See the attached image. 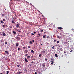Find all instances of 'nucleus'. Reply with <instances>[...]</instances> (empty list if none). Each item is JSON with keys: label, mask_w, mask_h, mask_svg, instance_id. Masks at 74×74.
<instances>
[{"label": "nucleus", "mask_w": 74, "mask_h": 74, "mask_svg": "<svg viewBox=\"0 0 74 74\" xmlns=\"http://www.w3.org/2000/svg\"><path fill=\"white\" fill-rule=\"evenodd\" d=\"M38 74H42V71H39L38 72Z\"/></svg>", "instance_id": "obj_1"}, {"label": "nucleus", "mask_w": 74, "mask_h": 74, "mask_svg": "<svg viewBox=\"0 0 74 74\" xmlns=\"http://www.w3.org/2000/svg\"><path fill=\"white\" fill-rule=\"evenodd\" d=\"M29 52V51L27 50H26L24 52V53H27V52Z\"/></svg>", "instance_id": "obj_2"}, {"label": "nucleus", "mask_w": 74, "mask_h": 74, "mask_svg": "<svg viewBox=\"0 0 74 74\" xmlns=\"http://www.w3.org/2000/svg\"><path fill=\"white\" fill-rule=\"evenodd\" d=\"M19 24V23L17 24L16 25V27L17 28H18V27H20Z\"/></svg>", "instance_id": "obj_3"}, {"label": "nucleus", "mask_w": 74, "mask_h": 74, "mask_svg": "<svg viewBox=\"0 0 74 74\" xmlns=\"http://www.w3.org/2000/svg\"><path fill=\"white\" fill-rule=\"evenodd\" d=\"M16 39L17 40H21V38L17 36L16 37Z\"/></svg>", "instance_id": "obj_4"}, {"label": "nucleus", "mask_w": 74, "mask_h": 74, "mask_svg": "<svg viewBox=\"0 0 74 74\" xmlns=\"http://www.w3.org/2000/svg\"><path fill=\"white\" fill-rule=\"evenodd\" d=\"M50 62H51V64H53V63H54V60L51 61Z\"/></svg>", "instance_id": "obj_5"}, {"label": "nucleus", "mask_w": 74, "mask_h": 74, "mask_svg": "<svg viewBox=\"0 0 74 74\" xmlns=\"http://www.w3.org/2000/svg\"><path fill=\"white\" fill-rule=\"evenodd\" d=\"M24 59L25 61L26 62H28V60H27L26 58H25Z\"/></svg>", "instance_id": "obj_6"}, {"label": "nucleus", "mask_w": 74, "mask_h": 74, "mask_svg": "<svg viewBox=\"0 0 74 74\" xmlns=\"http://www.w3.org/2000/svg\"><path fill=\"white\" fill-rule=\"evenodd\" d=\"M3 36H6V34H5V33H4V32L3 33Z\"/></svg>", "instance_id": "obj_7"}, {"label": "nucleus", "mask_w": 74, "mask_h": 74, "mask_svg": "<svg viewBox=\"0 0 74 74\" xmlns=\"http://www.w3.org/2000/svg\"><path fill=\"white\" fill-rule=\"evenodd\" d=\"M16 47H18L19 46V43H16Z\"/></svg>", "instance_id": "obj_8"}, {"label": "nucleus", "mask_w": 74, "mask_h": 74, "mask_svg": "<svg viewBox=\"0 0 74 74\" xmlns=\"http://www.w3.org/2000/svg\"><path fill=\"white\" fill-rule=\"evenodd\" d=\"M13 33L14 34H16V32L14 31H13Z\"/></svg>", "instance_id": "obj_9"}, {"label": "nucleus", "mask_w": 74, "mask_h": 74, "mask_svg": "<svg viewBox=\"0 0 74 74\" xmlns=\"http://www.w3.org/2000/svg\"><path fill=\"white\" fill-rule=\"evenodd\" d=\"M42 65L43 67H45V64H42Z\"/></svg>", "instance_id": "obj_10"}, {"label": "nucleus", "mask_w": 74, "mask_h": 74, "mask_svg": "<svg viewBox=\"0 0 74 74\" xmlns=\"http://www.w3.org/2000/svg\"><path fill=\"white\" fill-rule=\"evenodd\" d=\"M62 29V28L61 27H58V29H60V30H61Z\"/></svg>", "instance_id": "obj_11"}, {"label": "nucleus", "mask_w": 74, "mask_h": 74, "mask_svg": "<svg viewBox=\"0 0 74 74\" xmlns=\"http://www.w3.org/2000/svg\"><path fill=\"white\" fill-rule=\"evenodd\" d=\"M46 35H43V38H45V37H46Z\"/></svg>", "instance_id": "obj_12"}, {"label": "nucleus", "mask_w": 74, "mask_h": 74, "mask_svg": "<svg viewBox=\"0 0 74 74\" xmlns=\"http://www.w3.org/2000/svg\"><path fill=\"white\" fill-rule=\"evenodd\" d=\"M5 52L6 53H7V54H9V53H8V51H5Z\"/></svg>", "instance_id": "obj_13"}, {"label": "nucleus", "mask_w": 74, "mask_h": 74, "mask_svg": "<svg viewBox=\"0 0 74 74\" xmlns=\"http://www.w3.org/2000/svg\"><path fill=\"white\" fill-rule=\"evenodd\" d=\"M42 56V55L41 54H40L39 55V57H40Z\"/></svg>", "instance_id": "obj_14"}, {"label": "nucleus", "mask_w": 74, "mask_h": 74, "mask_svg": "<svg viewBox=\"0 0 74 74\" xmlns=\"http://www.w3.org/2000/svg\"><path fill=\"white\" fill-rule=\"evenodd\" d=\"M31 52H32V53H34V51H33V50H32L31 51Z\"/></svg>", "instance_id": "obj_15"}, {"label": "nucleus", "mask_w": 74, "mask_h": 74, "mask_svg": "<svg viewBox=\"0 0 74 74\" xmlns=\"http://www.w3.org/2000/svg\"><path fill=\"white\" fill-rule=\"evenodd\" d=\"M12 23H14V24H15V22L14 21H12Z\"/></svg>", "instance_id": "obj_16"}, {"label": "nucleus", "mask_w": 74, "mask_h": 74, "mask_svg": "<svg viewBox=\"0 0 74 74\" xmlns=\"http://www.w3.org/2000/svg\"><path fill=\"white\" fill-rule=\"evenodd\" d=\"M55 56L56 57V58L58 57V54H55Z\"/></svg>", "instance_id": "obj_17"}, {"label": "nucleus", "mask_w": 74, "mask_h": 74, "mask_svg": "<svg viewBox=\"0 0 74 74\" xmlns=\"http://www.w3.org/2000/svg\"><path fill=\"white\" fill-rule=\"evenodd\" d=\"M29 43L30 44H32L33 42L31 41H30L29 42Z\"/></svg>", "instance_id": "obj_18"}, {"label": "nucleus", "mask_w": 74, "mask_h": 74, "mask_svg": "<svg viewBox=\"0 0 74 74\" xmlns=\"http://www.w3.org/2000/svg\"><path fill=\"white\" fill-rule=\"evenodd\" d=\"M0 22H1V23H4V22L2 21H0Z\"/></svg>", "instance_id": "obj_19"}, {"label": "nucleus", "mask_w": 74, "mask_h": 74, "mask_svg": "<svg viewBox=\"0 0 74 74\" xmlns=\"http://www.w3.org/2000/svg\"><path fill=\"white\" fill-rule=\"evenodd\" d=\"M2 25V27H5L6 26V25Z\"/></svg>", "instance_id": "obj_20"}, {"label": "nucleus", "mask_w": 74, "mask_h": 74, "mask_svg": "<svg viewBox=\"0 0 74 74\" xmlns=\"http://www.w3.org/2000/svg\"><path fill=\"white\" fill-rule=\"evenodd\" d=\"M7 74H9V71H7Z\"/></svg>", "instance_id": "obj_21"}, {"label": "nucleus", "mask_w": 74, "mask_h": 74, "mask_svg": "<svg viewBox=\"0 0 74 74\" xmlns=\"http://www.w3.org/2000/svg\"><path fill=\"white\" fill-rule=\"evenodd\" d=\"M71 30L72 31H74V27H73V29H71Z\"/></svg>", "instance_id": "obj_22"}, {"label": "nucleus", "mask_w": 74, "mask_h": 74, "mask_svg": "<svg viewBox=\"0 0 74 74\" xmlns=\"http://www.w3.org/2000/svg\"><path fill=\"white\" fill-rule=\"evenodd\" d=\"M16 30L17 31V32H21V31L18 30V29H17Z\"/></svg>", "instance_id": "obj_23"}, {"label": "nucleus", "mask_w": 74, "mask_h": 74, "mask_svg": "<svg viewBox=\"0 0 74 74\" xmlns=\"http://www.w3.org/2000/svg\"><path fill=\"white\" fill-rule=\"evenodd\" d=\"M27 58H30V56H27Z\"/></svg>", "instance_id": "obj_24"}, {"label": "nucleus", "mask_w": 74, "mask_h": 74, "mask_svg": "<svg viewBox=\"0 0 74 74\" xmlns=\"http://www.w3.org/2000/svg\"><path fill=\"white\" fill-rule=\"evenodd\" d=\"M45 61H47L48 60V59H47V58H45Z\"/></svg>", "instance_id": "obj_25"}, {"label": "nucleus", "mask_w": 74, "mask_h": 74, "mask_svg": "<svg viewBox=\"0 0 74 74\" xmlns=\"http://www.w3.org/2000/svg\"><path fill=\"white\" fill-rule=\"evenodd\" d=\"M5 43L6 45H7V42H5Z\"/></svg>", "instance_id": "obj_26"}, {"label": "nucleus", "mask_w": 74, "mask_h": 74, "mask_svg": "<svg viewBox=\"0 0 74 74\" xmlns=\"http://www.w3.org/2000/svg\"><path fill=\"white\" fill-rule=\"evenodd\" d=\"M10 28V29H12V26H10L9 27Z\"/></svg>", "instance_id": "obj_27"}, {"label": "nucleus", "mask_w": 74, "mask_h": 74, "mask_svg": "<svg viewBox=\"0 0 74 74\" xmlns=\"http://www.w3.org/2000/svg\"><path fill=\"white\" fill-rule=\"evenodd\" d=\"M18 50H19V51H20L21 50V48H18Z\"/></svg>", "instance_id": "obj_28"}, {"label": "nucleus", "mask_w": 74, "mask_h": 74, "mask_svg": "<svg viewBox=\"0 0 74 74\" xmlns=\"http://www.w3.org/2000/svg\"><path fill=\"white\" fill-rule=\"evenodd\" d=\"M57 44H58V43H59V41L58 40V41H57Z\"/></svg>", "instance_id": "obj_29"}, {"label": "nucleus", "mask_w": 74, "mask_h": 74, "mask_svg": "<svg viewBox=\"0 0 74 74\" xmlns=\"http://www.w3.org/2000/svg\"><path fill=\"white\" fill-rule=\"evenodd\" d=\"M28 48H31V47L30 46H29L28 47Z\"/></svg>", "instance_id": "obj_30"}, {"label": "nucleus", "mask_w": 74, "mask_h": 74, "mask_svg": "<svg viewBox=\"0 0 74 74\" xmlns=\"http://www.w3.org/2000/svg\"><path fill=\"white\" fill-rule=\"evenodd\" d=\"M2 14V16H4V15H5V14Z\"/></svg>", "instance_id": "obj_31"}, {"label": "nucleus", "mask_w": 74, "mask_h": 74, "mask_svg": "<svg viewBox=\"0 0 74 74\" xmlns=\"http://www.w3.org/2000/svg\"><path fill=\"white\" fill-rule=\"evenodd\" d=\"M22 73V71H21V72H19V74H21V73Z\"/></svg>", "instance_id": "obj_32"}, {"label": "nucleus", "mask_w": 74, "mask_h": 74, "mask_svg": "<svg viewBox=\"0 0 74 74\" xmlns=\"http://www.w3.org/2000/svg\"><path fill=\"white\" fill-rule=\"evenodd\" d=\"M23 49H26V47L25 46H24L23 47Z\"/></svg>", "instance_id": "obj_33"}, {"label": "nucleus", "mask_w": 74, "mask_h": 74, "mask_svg": "<svg viewBox=\"0 0 74 74\" xmlns=\"http://www.w3.org/2000/svg\"><path fill=\"white\" fill-rule=\"evenodd\" d=\"M67 52H66V51H64V53H67Z\"/></svg>", "instance_id": "obj_34"}, {"label": "nucleus", "mask_w": 74, "mask_h": 74, "mask_svg": "<svg viewBox=\"0 0 74 74\" xmlns=\"http://www.w3.org/2000/svg\"><path fill=\"white\" fill-rule=\"evenodd\" d=\"M43 53H45V51H43Z\"/></svg>", "instance_id": "obj_35"}, {"label": "nucleus", "mask_w": 74, "mask_h": 74, "mask_svg": "<svg viewBox=\"0 0 74 74\" xmlns=\"http://www.w3.org/2000/svg\"><path fill=\"white\" fill-rule=\"evenodd\" d=\"M56 39H55V40H54V42H56Z\"/></svg>", "instance_id": "obj_36"}, {"label": "nucleus", "mask_w": 74, "mask_h": 74, "mask_svg": "<svg viewBox=\"0 0 74 74\" xmlns=\"http://www.w3.org/2000/svg\"><path fill=\"white\" fill-rule=\"evenodd\" d=\"M31 35H34V34L31 33Z\"/></svg>", "instance_id": "obj_37"}, {"label": "nucleus", "mask_w": 74, "mask_h": 74, "mask_svg": "<svg viewBox=\"0 0 74 74\" xmlns=\"http://www.w3.org/2000/svg\"><path fill=\"white\" fill-rule=\"evenodd\" d=\"M31 63H34V62L33 61H32V62H31Z\"/></svg>", "instance_id": "obj_38"}, {"label": "nucleus", "mask_w": 74, "mask_h": 74, "mask_svg": "<svg viewBox=\"0 0 74 74\" xmlns=\"http://www.w3.org/2000/svg\"><path fill=\"white\" fill-rule=\"evenodd\" d=\"M38 34V36H41V34Z\"/></svg>", "instance_id": "obj_39"}, {"label": "nucleus", "mask_w": 74, "mask_h": 74, "mask_svg": "<svg viewBox=\"0 0 74 74\" xmlns=\"http://www.w3.org/2000/svg\"><path fill=\"white\" fill-rule=\"evenodd\" d=\"M57 38H60L59 36H57Z\"/></svg>", "instance_id": "obj_40"}, {"label": "nucleus", "mask_w": 74, "mask_h": 74, "mask_svg": "<svg viewBox=\"0 0 74 74\" xmlns=\"http://www.w3.org/2000/svg\"><path fill=\"white\" fill-rule=\"evenodd\" d=\"M47 38H49V35L47 37Z\"/></svg>", "instance_id": "obj_41"}, {"label": "nucleus", "mask_w": 74, "mask_h": 74, "mask_svg": "<svg viewBox=\"0 0 74 74\" xmlns=\"http://www.w3.org/2000/svg\"><path fill=\"white\" fill-rule=\"evenodd\" d=\"M17 64H19V62H17Z\"/></svg>", "instance_id": "obj_42"}, {"label": "nucleus", "mask_w": 74, "mask_h": 74, "mask_svg": "<svg viewBox=\"0 0 74 74\" xmlns=\"http://www.w3.org/2000/svg\"><path fill=\"white\" fill-rule=\"evenodd\" d=\"M41 32H43V30H41Z\"/></svg>", "instance_id": "obj_43"}, {"label": "nucleus", "mask_w": 74, "mask_h": 74, "mask_svg": "<svg viewBox=\"0 0 74 74\" xmlns=\"http://www.w3.org/2000/svg\"><path fill=\"white\" fill-rule=\"evenodd\" d=\"M32 41L33 42H34V40H32Z\"/></svg>", "instance_id": "obj_44"}, {"label": "nucleus", "mask_w": 74, "mask_h": 74, "mask_svg": "<svg viewBox=\"0 0 74 74\" xmlns=\"http://www.w3.org/2000/svg\"><path fill=\"white\" fill-rule=\"evenodd\" d=\"M17 67H19V65H17Z\"/></svg>", "instance_id": "obj_45"}, {"label": "nucleus", "mask_w": 74, "mask_h": 74, "mask_svg": "<svg viewBox=\"0 0 74 74\" xmlns=\"http://www.w3.org/2000/svg\"><path fill=\"white\" fill-rule=\"evenodd\" d=\"M20 37H22V35H20Z\"/></svg>", "instance_id": "obj_46"}, {"label": "nucleus", "mask_w": 74, "mask_h": 74, "mask_svg": "<svg viewBox=\"0 0 74 74\" xmlns=\"http://www.w3.org/2000/svg\"><path fill=\"white\" fill-rule=\"evenodd\" d=\"M53 60V59L51 58V60Z\"/></svg>", "instance_id": "obj_47"}, {"label": "nucleus", "mask_w": 74, "mask_h": 74, "mask_svg": "<svg viewBox=\"0 0 74 74\" xmlns=\"http://www.w3.org/2000/svg\"><path fill=\"white\" fill-rule=\"evenodd\" d=\"M16 74H20L18 72H17Z\"/></svg>", "instance_id": "obj_48"}, {"label": "nucleus", "mask_w": 74, "mask_h": 74, "mask_svg": "<svg viewBox=\"0 0 74 74\" xmlns=\"http://www.w3.org/2000/svg\"><path fill=\"white\" fill-rule=\"evenodd\" d=\"M70 52H73V50H71V51H70Z\"/></svg>", "instance_id": "obj_49"}, {"label": "nucleus", "mask_w": 74, "mask_h": 74, "mask_svg": "<svg viewBox=\"0 0 74 74\" xmlns=\"http://www.w3.org/2000/svg\"><path fill=\"white\" fill-rule=\"evenodd\" d=\"M5 25L6 27H8V26H7V24H6Z\"/></svg>", "instance_id": "obj_50"}, {"label": "nucleus", "mask_w": 74, "mask_h": 74, "mask_svg": "<svg viewBox=\"0 0 74 74\" xmlns=\"http://www.w3.org/2000/svg\"><path fill=\"white\" fill-rule=\"evenodd\" d=\"M3 21H5V19H3Z\"/></svg>", "instance_id": "obj_51"}, {"label": "nucleus", "mask_w": 74, "mask_h": 74, "mask_svg": "<svg viewBox=\"0 0 74 74\" xmlns=\"http://www.w3.org/2000/svg\"><path fill=\"white\" fill-rule=\"evenodd\" d=\"M18 36H20L21 35H19V34H18Z\"/></svg>", "instance_id": "obj_52"}, {"label": "nucleus", "mask_w": 74, "mask_h": 74, "mask_svg": "<svg viewBox=\"0 0 74 74\" xmlns=\"http://www.w3.org/2000/svg\"><path fill=\"white\" fill-rule=\"evenodd\" d=\"M27 55H28V54H25V56H27Z\"/></svg>", "instance_id": "obj_53"}, {"label": "nucleus", "mask_w": 74, "mask_h": 74, "mask_svg": "<svg viewBox=\"0 0 74 74\" xmlns=\"http://www.w3.org/2000/svg\"><path fill=\"white\" fill-rule=\"evenodd\" d=\"M34 34H36V32H34Z\"/></svg>", "instance_id": "obj_54"}, {"label": "nucleus", "mask_w": 74, "mask_h": 74, "mask_svg": "<svg viewBox=\"0 0 74 74\" xmlns=\"http://www.w3.org/2000/svg\"><path fill=\"white\" fill-rule=\"evenodd\" d=\"M62 49L60 48V49H59V50H61V49Z\"/></svg>", "instance_id": "obj_55"}, {"label": "nucleus", "mask_w": 74, "mask_h": 74, "mask_svg": "<svg viewBox=\"0 0 74 74\" xmlns=\"http://www.w3.org/2000/svg\"><path fill=\"white\" fill-rule=\"evenodd\" d=\"M52 48H53V49H54L55 48V47H53Z\"/></svg>", "instance_id": "obj_56"}, {"label": "nucleus", "mask_w": 74, "mask_h": 74, "mask_svg": "<svg viewBox=\"0 0 74 74\" xmlns=\"http://www.w3.org/2000/svg\"><path fill=\"white\" fill-rule=\"evenodd\" d=\"M27 35H28V34H29V33H27Z\"/></svg>", "instance_id": "obj_57"}, {"label": "nucleus", "mask_w": 74, "mask_h": 74, "mask_svg": "<svg viewBox=\"0 0 74 74\" xmlns=\"http://www.w3.org/2000/svg\"><path fill=\"white\" fill-rule=\"evenodd\" d=\"M35 74H37V72H35Z\"/></svg>", "instance_id": "obj_58"}, {"label": "nucleus", "mask_w": 74, "mask_h": 74, "mask_svg": "<svg viewBox=\"0 0 74 74\" xmlns=\"http://www.w3.org/2000/svg\"><path fill=\"white\" fill-rule=\"evenodd\" d=\"M0 74H3V73H0Z\"/></svg>", "instance_id": "obj_59"}, {"label": "nucleus", "mask_w": 74, "mask_h": 74, "mask_svg": "<svg viewBox=\"0 0 74 74\" xmlns=\"http://www.w3.org/2000/svg\"><path fill=\"white\" fill-rule=\"evenodd\" d=\"M37 37H39V36H37Z\"/></svg>", "instance_id": "obj_60"}, {"label": "nucleus", "mask_w": 74, "mask_h": 74, "mask_svg": "<svg viewBox=\"0 0 74 74\" xmlns=\"http://www.w3.org/2000/svg\"><path fill=\"white\" fill-rule=\"evenodd\" d=\"M42 43L41 44V45H42Z\"/></svg>", "instance_id": "obj_61"}, {"label": "nucleus", "mask_w": 74, "mask_h": 74, "mask_svg": "<svg viewBox=\"0 0 74 74\" xmlns=\"http://www.w3.org/2000/svg\"><path fill=\"white\" fill-rule=\"evenodd\" d=\"M14 20H15V19H14V18L13 21H14Z\"/></svg>", "instance_id": "obj_62"}, {"label": "nucleus", "mask_w": 74, "mask_h": 74, "mask_svg": "<svg viewBox=\"0 0 74 74\" xmlns=\"http://www.w3.org/2000/svg\"><path fill=\"white\" fill-rule=\"evenodd\" d=\"M51 73H49V74H51Z\"/></svg>", "instance_id": "obj_63"}, {"label": "nucleus", "mask_w": 74, "mask_h": 74, "mask_svg": "<svg viewBox=\"0 0 74 74\" xmlns=\"http://www.w3.org/2000/svg\"><path fill=\"white\" fill-rule=\"evenodd\" d=\"M36 44H37V43H36Z\"/></svg>", "instance_id": "obj_64"}]
</instances>
